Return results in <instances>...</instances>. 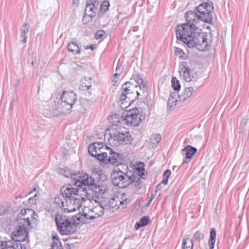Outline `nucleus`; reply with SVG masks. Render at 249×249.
<instances>
[{"label": "nucleus", "instance_id": "obj_1", "mask_svg": "<svg viewBox=\"0 0 249 249\" xmlns=\"http://www.w3.org/2000/svg\"><path fill=\"white\" fill-rule=\"evenodd\" d=\"M186 23L178 25L176 36L188 47H196L200 51L209 49L211 45L210 36L206 33L201 32L196 24L199 21L204 22L203 16L196 11H189L186 13Z\"/></svg>", "mask_w": 249, "mask_h": 249}, {"label": "nucleus", "instance_id": "obj_2", "mask_svg": "<svg viewBox=\"0 0 249 249\" xmlns=\"http://www.w3.org/2000/svg\"><path fill=\"white\" fill-rule=\"evenodd\" d=\"M61 194L55 197L54 203L64 211L74 212L82 203V198L78 195V189L73 187H63Z\"/></svg>", "mask_w": 249, "mask_h": 249}, {"label": "nucleus", "instance_id": "obj_3", "mask_svg": "<svg viewBox=\"0 0 249 249\" xmlns=\"http://www.w3.org/2000/svg\"><path fill=\"white\" fill-rule=\"evenodd\" d=\"M28 213L31 215V218L36 219L35 216L37 215L35 214L34 211L31 209L22 210L20 212V214L23 217H18V224L12 232V235L14 240L18 241H25L28 235L29 229L31 228V221L29 217L26 216V214Z\"/></svg>", "mask_w": 249, "mask_h": 249}, {"label": "nucleus", "instance_id": "obj_4", "mask_svg": "<svg viewBox=\"0 0 249 249\" xmlns=\"http://www.w3.org/2000/svg\"><path fill=\"white\" fill-rule=\"evenodd\" d=\"M76 100L77 96L73 91H64L60 98L54 101L50 109L53 116L69 113Z\"/></svg>", "mask_w": 249, "mask_h": 249}, {"label": "nucleus", "instance_id": "obj_5", "mask_svg": "<svg viewBox=\"0 0 249 249\" xmlns=\"http://www.w3.org/2000/svg\"><path fill=\"white\" fill-rule=\"evenodd\" d=\"M108 141L112 146L118 147L130 144L132 140L131 134L124 127L120 125H112L108 130Z\"/></svg>", "mask_w": 249, "mask_h": 249}, {"label": "nucleus", "instance_id": "obj_6", "mask_svg": "<svg viewBox=\"0 0 249 249\" xmlns=\"http://www.w3.org/2000/svg\"><path fill=\"white\" fill-rule=\"evenodd\" d=\"M75 215L69 217L62 214L55 215V220L58 231L63 235L71 234L76 231Z\"/></svg>", "mask_w": 249, "mask_h": 249}, {"label": "nucleus", "instance_id": "obj_7", "mask_svg": "<svg viewBox=\"0 0 249 249\" xmlns=\"http://www.w3.org/2000/svg\"><path fill=\"white\" fill-rule=\"evenodd\" d=\"M105 211H106L105 206H104L100 203L95 201V205L93 206L90 210H89L88 213L83 212L82 215L80 214H76L75 217H76V220L82 223H84L85 219L92 220L102 216Z\"/></svg>", "mask_w": 249, "mask_h": 249}, {"label": "nucleus", "instance_id": "obj_8", "mask_svg": "<svg viewBox=\"0 0 249 249\" xmlns=\"http://www.w3.org/2000/svg\"><path fill=\"white\" fill-rule=\"evenodd\" d=\"M131 174V172L125 173L120 170H114L113 173L111 174L113 184L120 188L127 187L132 180L130 178Z\"/></svg>", "mask_w": 249, "mask_h": 249}, {"label": "nucleus", "instance_id": "obj_9", "mask_svg": "<svg viewBox=\"0 0 249 249\" xmlns=\"http://www.w3.org/2000/svg\"><path fill=\"white\" fill-rule=\"evenodd\" d=\"M142 109L141 107L135 108L128 111L124 117V121L127 125L138 126L145 119V114H141Z\"/></svg>", "mask_w": 249, "mask_h": 249}, {"label": "nucleus", "instance_id": "obj_10", "mask_svg": "<svg viewBox=\"0 0 249 249\" xmlns=\"http://www.w3.org/2000/svg\"><path fill=\"white\" fill-rule=\"evenodd\" d=\"M135 89H137V85L132 84L131 82H126L122 86V90L123 92L120 95V100L121 105H123V101L128 102L129 101H134L136 100L135 99Z\"/></svg>", "mask_w": 249, "mask_h": 249}, {"label": "nucleus", "instance_id": "obj_11", "mask_svg": "<svg viewBox=\"0 0 249 249\" xmlns=\"http://www.w3.org/2000/svg\"><path fill=\"white\" fill-rule=\"evenodd\" d=\"M129 202V200L127 199V195L122 194L120 198L119 197L113 198L110 201L108 205L105 206L106 211L113 213L114 211L119 208L124 209L126 207Z\"/></svg>", "mask_w": 249, "mask_h": 249}, {"label": "nucleus", "instance_id": "obj_12", "mask_svg": "<svg viewBox=\"0 0 249 249\" xmlns=\"http://www.w3.org/2000/svg\"><path fill=\"white\" fill-rule=\"evenodd\" d=\"M75 179H77L74 182V186L84 189L93 190L96 185L95 181L91 177H89L87 174L81 176V174L74 175Z\"/></svg>", "mask_w": 249, "mask_h": 249}, {"label": "nucleus", "instance_id": "obj_13", "mask_svg": "<svg viewBox=\"0 0 249 249\" xmlns=\"http://www.w3.org/2000/svg\"><path fill=\"white\" fill-rule=\"evenodd\" d=\"M179 70L180 75L186 82H189L196 79V73L189 68L186 62H183L179 66Z\"/></svg>", "mask_w": 249, "mask_h": 249}, {"label": "nucleus", "instance_id": "obj_14", "mask_svg": "<svg viewBox=\"0 0 249 249\" xmlns=\"http://www.w3.org/2000/svg\"><path fill=\"white\" fill-rule=\"evenodd\" d=\"M109 154L107 158L106 163H110L114 165H118L122 164L125 160V156L120 153L114 151L110 148Z\"/></svg>", "mask_w": 249, "mask_h": 249}, {"label": "nucleus", "instance_id": "obj_15", "mask_svg": "<svg viewBox=\"0 0 249 249\" xmlns=\"http://www.w3.org/2000/svg\"><path fill=\"white\" fill-rule=\"evenodd\" d=\"M135 82L137 83V89H135V99L138 98L140 95L145 97L147 95L148 87L146 82H144L143 79L139 77H137L135 80Z\"/></svg>", "mask_w": 249, "mask_h": 249}, {"label": "nucleus", "instance_id": "obj_16", "mask_svg": "<svg viewBox=\"0 0 249 249\" xmlns=\"http://www.w3.org/2000/svg\"><path fill=\"white\" fill-rule=\"evenodd\" d=\"M98 2L95 0H89L87 2L85 13L90 18L95 16V12L97 9Z\"/></svg>", "mask_w": 249, "mask_h": 249}, {"label": "nucleus", "instance_id": "obj_17", "mask_svg": "<svg viewBox=\"0 0 249 249\" xmlns=\"http://www.w3.org/2000/svg\"><path fill=\"white\" fill-rule=\"evenodd\" d=\"M57 173L66 178H71V183L70 184L68 187H72V185L74 186V182H75L77 179H74V175H79L80 174V173H72L68 168H59L57 170Z\"/></svg>", "mask_w": 249, "mask_h": 249}, {"label": "nucleus", "instance_id": "obj_18", "mask_svg": "<svg viewBox=\"0 0 249 249\" xmlns=\"http://www.w3.org/2000/svg\"><path fill=\"white\" fill-rule=\"evenodd\" d=\"M109 150H110V147L104 144V146H102L101 149L99 150V152L94 157L97 158L99 160L106 163L109 154Z\"/></svg>", "mask_w": 249, "mask_h": 249}, {"label": "nucleus", "instance_id": "obj_19", "mask_svg": "<svg viewBox=\"0 0 249 249\" xmlns=\"http://www.w3.org/2000/svg\"><path fill=\"white\" fill-rule=\"evenodd\" d=\"M104 144L101 142H93L89 145L88 151L92 156L94 157Z\"/></svg>", "mask_w": 249, "mask_h": 249}, {"label": "nucleus", "instance_id": "obj_20", "mask_svg": "<svg viewBox=\"0 0 249 249\" xmlns=\"http://www.w3.org/2000/svg\"><path fill=\"white\" fill-rule=\"evenodd\" d=\"M204 4H205V11L206 13H204V12H202L204 14V15L203 16V19H204V22H209L211 21L212 19V15L211 13V12L212 11L213 9V6L208 2L207 3H203Z\"/></svg>", "mask_w": 249, "mask_h": 249}, {"label": "nucleus", "instance_id": "obj_21", "mask_svg": "<svg viewBox=\"0 0 249 249\" xmlns=\"http://www.w3.org/2000/svg\"><path fill=\"white\" fill-rule=\"evenodd\" d=\"M179 94L178 92H174L170 94L168 101V107L169 109H173L177 105L178 101Z\"/></svg>", "mask_w": 249, "mask_h": 249}, {"label": "nucleus", "instance_id": "obj_22", "mask_svg": "<svg viewBox=\"0 0 249 249\" xmlns=\"http://www.w3.org/2000/svg\"><path fill=\"white\" fill-rule=\"evenodd\" d=\"M197 151V149L190 145H187L185 148L182 149V153L185 155L186 159H191Z\"/></svg>", "mask_w": 249, "mask_h": 249}, {"label": "nucleus", "instance_id": "obj_23", "mask_svg": "<svg viewBox=\"0 0 249 249\" xmlns=\"http://www.w3.org/2000/svg\"><path fill=\"white\" fill-rule=\"evenodd\" d=\"M194 89L192 87L186 88L181 94L179 95V100L181 101H185L192 95Z\"/></svg>", "mask_w": 249, "mask_h": 249}, {"label": "nucleus", "instance_id": "obj_24", "mask_svg": "<svg viewBox=\"0 0 249 249\" xmlns=\"http://www.w3.org/2000/svg\"><path fill=\"white\" fill-rule=\"evenodd\" d=\"M39 187L37 185L34 186V188L29 193L28 195H31L33 192H36L33 197H30L28 198L29 203L31 205L35 204L36 203V200L38 199Z\"/></svg>", "mask_w": 249, "mask_h": 249}, {"label": "nucleus", "instance_id": "obj_25", "mask_svg": "<svg viewBox=\"0 0 249 249\" xmlns=\"http://www.w3.org/2000/svg\"><path fill=\"white\" fill-rule=\"evenodd\" d=\"M140 176L138 174L135 175L133 173H131L130 174V178L132 179V181L129 185L134 187L135 189L138 190L140 188V184L141 183V178Z\"/></svg>", "mask_w": 249, "mask_h": 249}, {"label": "nucleus", "instance_id": "obj_26", "mask_svg": "<svg viewBox=\"0 0 249 249\" xmlns=\"http://www.w3.org/2000/svg\"><path fill=\"white\" fill-rule=\"evenodd\" d=\"M193 240L190 239V235L183 238L182 241V249H193Z\"/></svg>", "mask_w": 249, "mask_h": 249}, {"label": "nucleus", "instance_id": "obj_27", "mask_svg": "<svg viewBox=\"0 0 249 249\" xmlns=\"http://www.w3.org/2000/svg\"><path fill=\"white\" fill-rule=\"evenodd\" d=\"M216 230L214 228L211 229L209 245L210 249H213L216 238Z\"/></svg>", "mask_w": 249, "mask_h": 249}, {"label": "nucleus", "instance_id": "obj_28", "mask_svg": "<svg viewBox=\"0 0 249 249\" xmlns=\"http://www.w3.org/2000/svg\"><path fill=\"white\" fill-rule=\"evenodd\" d=\"M53 241L51 249H62L61 242L57 235L53 236Z\"/></svg>", "mask_w": 249, "mask_h": 249}, {"label": "nucleus", "instance_id": "obj_29", "mask_svg": "<svg viewBox=\"0 0 249 249\" xmlns=\"http://www.w3.org/2000/svg\"><path fill=\"white\" fill-rule=\"evenodd\" d=\"M68 49L69 51L74 54H78L80 53V50L79 46L76 43L73 42L70 43L68 45Z\"/></svg>", "mask_w": 249, "mask_h": 249}, {"label": "nucleus", "instance_id": "obj_30", "mask_svg": "<svg viewBox=\"0 0 249 249\" xmlns=\"http://www.w3.org/2000/svg\"><path fill=\"white\" fill-rule=\"evenodd\" d=\"M149 221V218L148 216H143L139 222H138L135 224V227L136 229H138L142 227L146 226L148 221Z\"/></svg>", "mask_w": 249, "mask_h": 249}, {"label": "nucleus", "instance_id": "obj_31", "mask_svg": "<svg viewBox=\"0 0 249 249\" xmlns=\"http://www.w3.org/2000/svg\"><path fill=\"white\" fill-rule=\"evenodd\" d=\"M92 191L95 193L103 195L106 192L107 188L103 185L96 184Z\"/></svg>", "mask_w": 249, "mask_h": 249}, {"label": "nucleus", "instance_id": "obj_32", "mask_svg": "<svg viewBox=\"0 0 249 249\" xmlns=\"http://www.w3.org/2000/svg\"><path fill=\"white\" fill-rule=\"evenodd\" d=\"M175 53L176 55L180 59H185L187 57L183 51L178 47H175Z\"/></svg>", "mask_w": 249, "mask_h": 249}, {"label": "nucleus", "instance_id": "obj_33", "mask_svg": "<svg viewBox=\"0 0 249 249\" xmlns=\"http://www.w3.org/2000/svg\"><path fill=\"white\" fill-rule=\"evenodd\" d=\"M12 240L14 242L11 241V247L7 248L6 249H22V245L20 243L21 241H16L13 239V235H12Z\"/></svg>", "mask_w": 249, "mask_h": 249}, {"label": "nucleus", "instance_id": "obj_34", "mask_svg": "<svg viewBox=\"0 0 249 249\" xmlns=\"http://www.w3.org/2000/svg\"><path fill=\"white\" fill-rule=\"evenodd\" d=\"M172 87L176 91H179L180 89L179 81L175 77H172Z\"/></svg>", "mask_w": 249, "mask_h": 249}, {"label": "nucleus", "instance_id": "obj_35", "mask_svg": "<svg viewBox=\"0 0 249 249\" xmlns=\"http://www.w3.org/2000/svg\"><path fill=\"white\" fill-rule=\"evenodd\" d=\"M171 172L170 170H166L163 173V179L160 184H163L164 185L167 184L168 182V178L170 176Z\"/></svg>", "mask_w": 249, "mask_h": 249}, {"label": "nucleus", "instance_id": "obj_36", "mask_svg": "<svg viewBox=\"0 0 249 249\" xmlns=\"http://www.w3.org/2000/svg\"><path fill=\"white\" fill-rule=\"evenodd\" d=\"M205 4H204V3H201L199 5L198 7H196L195 10V11H196V12L199 14V15H200L202 16H203L204 15V14L202 13V12H204V13H206L205 11Z\"/></svg>", "mask_w": 249, "mask_h": 249}, {"label": "nucleus", "instance_id": "obj_37", "mask_svg": "<svg viewBox=\"0 0 249 249\" xmlns=\"http://www.w3.org/2000/svg\"><path fill=\"white\" fill-rule=\"evenodd\" d=\"M204 235L202 232H201L199 231H196L194 236L193 239L198 242H200L201 240L204 238Z\"/></svg>", "mask_w": 249, "mask_h": 249}, {"label": "nucleus", "instance_id": "obj_38", "mask_svg": "<svg viewBox=\"0 0 249 249\" xmlns=\"http://www.w3.org/2000/svg\"><path fill=\"white\" fill-rule=\"evenodd\" d=\"M11 246V241H2L0 240V249H6Z\"/></svg>", "mask_w": 249, "mask_h": 249}, {"label": "nucleus", "instance_id": "obj_39", "mask_svg": "<svg viewBox=\"0 0 249 249\" xmlns=\"http://www.w3.org/2000/svg\"><path fill=\"white\" fill-rule=\"evenodd\" d=\"M93 103L92 101L87 99H83L81 101V104L85 108L89 107Z\"/></svg>", "mask_w": 249, "mask_h": 249}, {"label": "nucleus", "instance_id": "obj_40", "mask_svg": "<svg viewBox=\"0 0 249 249\" xmlns=\"http://www.w3.org/2000/svg\"><path fill=\"white\" fill-rule=\"evenodd\" d=\"M109 6V2L107 0H106L104 1L100 5V9L103 12H106L108 9Z\"/></svg>", "mask_w": 249, "mask_h": 249}, {"label": "nucleus", "instance_id": "obj_41", "mask_svg": "<svg viewBox=\"0 0 249 249\" xmlns=\"http://www.w3.org/2000/svg\"><path fill=\"white\" fill-rule=\"evenodd\" d=\"M247 119L243 118L241 119L240 123V128L241 131L244 132L245 130V127L247 123Z\"/></svg>", "mask_w": 249, "mask_h": 249}, {"label": "nucleus", "instance_id": "obj_42", "mask_svg": "<svg viewBox=\"0 0 249 249\" xmlns=\"http://www.w3.org/2000/svg\"><path fill=\"white\" fill-rule=\"evenodd\" d=\"M29 24L26 23H24L21 28V32L27 34L29 32Z\"/></svg>", "mask_w": 249, "mask_h": 249}, {"label": "nucleus", "instance_id": "obj_43", "mask_svg": "<svg viewBox=\"0 0 249 249\" xmlns=\"http://www.w3.org/2000/svg\"><path fill=\"white\" fill-rule=\"evenodd\" d=\"M8 211V209L6 206L0 204V216H2Z\"/></svg>", "mask_w": 249, "mask_h": 249}, {"label": "nucleus", "instance_id": "obj_44", "mask_svg": "<svg viewBox=\"0 0 249 249\" xmlns=\"http://www.w3.org/2000/svg\"><path fill=\"white\" fill-rule=\"evenodd\" d=\"M105 34V32L103 30L97 31L95 34V38L96 39H101Z\"/></svg>", "mask_w": 249, "mask_h": 249}, {"label": "nucleus", "instance_id": "obj_45", "mask_svg": "<svg viewBox=\"0 0 249 249\" xmlns=\"http://www.w3.org/2000/svg\"><path fill=\"white\" fill-rule=\"evenodd\" d=\"M123 71V68L121 66H117L116 69V73L114 74V78L120 75Z\"/></svg>", "mask_w": 249, "mask_h": 249}, {"label": "nucleus", "instance_id": "obj_46", "mask_svg": "<svg viewBox=\"0 0 249 249\" xmlns=\"http://www.w3.org/2000/svg\"><path fill=\"white\" fill-rule=\"evenodd\" d=\"M154 140L156 142V144L159 143L161 141V137L160 134H157L154 136Z\"/></svg>", "mask_w": 249, "mask_h": 249}, {"label": "nucleus", "instance_id": "obj_47", "mask_svg": "<svg viewBox=\"0 0 249 249\" xmlns=\"http://www.w3.org/2000/svg\"><path fill=\"white\" fill-rule=\"evenodd\" d=\"M26 34V33H24L22 32H21L20 33V36L23 38V39L21 40L22 43H26L27 41V36L25 35Z\"/></svg>", "mask_w": 249, "mask_h": 249}, {"label": "nucleus", "instance_id": "obj_48", "mask_svg": "<svg viewBox=\"0 0 249 249\" xmlns=\"http://www.w3.org/2000/svg\"><path fill=\"white\" fill-rule=\"evenodd\" d=\"M81 86L83 88H84V87L87 88V89H89V88L91 87V85H86V83H85L83 81L82 82Z\"/></svg>", "mask_w": 249, "mask_h": 249}, {"label": "nucleus", "instance_id": "obj_49", "mask_svg": "<svg viewBox=\"0 0 249 249\" xmlns=\"http://www.w3.org/2000/svg\"><path fill=\"white\" fill-rule=\"evenodd\" d=\"M95 47L93 45H90V46H87L86 47V49H90L91 50H94L95 49Z\"/></svg>", "mask_w": 249, "mask_h": 249}, {"label": "nucleus", "instance_id": "obj_50", "mask_svg": "<svg viewBox=\"0 0 249 249\" xmlns=\"http://www.w3.org/2000/svg\"><path fill=\"white\" fill-rule=\"evenodd\" d=\"M27 64H28V65H30L31 66H34V61H32L30 62V61H28V62H27Z\"/></svg>", "mask_w": 249, "mask_h": 249}, {"label": "nucleus", "instance_id": "obj_51", "mask_svg": "<svg viewBox=\"0 0 249 249\" xmlns=\"http://www.w3.org/2000/svg\"><path fill=\"white\" fill-rule=\"evenodd\" d=\"M155 196V195H152L149 203H150L152 201V200L154 198Z\"/></svg>", "mask_w": 249, "mask_h": 249}, {"label": "nucleus", "instance_id": "obj_52", "mask_svg": "<svg viewBox=\"0 0 249 249\" xmlns=\"http://www.w3.org/2000/svg\"><path fill=\"white\" fill-rule=\"evenodd\" d=\"M112 81L115 82V83L113 84V86H115L116 85L115 83L117 82V77H115V78H114L112 80Z\"/></svg>", "mask_w": 249, "mask_h": 249}, {"label": "nucleus", "instance_id": "obj_53", "mask_svg": "<svg viewBox=\"0 0 249 249\" xmlns=\"http://www.w3.org/2000/svg\"><path fill=\"white\" fill-rule=\"evenodd\" d=\"M18 196H19V197H22V196L21 195H19Z\"/></svg>", "mask_w": 249, "mask_h": 249}, {"label": "nucleus", "instance_id": "obj_54", "mask_svg": "<svg viewBox=\"0 0 249 249\" xmlns=\"http://www.w3.org/2000/svg\"><path fill=\"white\" fill-rule=\"evenodd\" d=\"M184 162H187V161L185 160H184Z\"/></svg>", "mask_w": 249, "mask_h": 249}, {"label": "nucleus", "instance_id": "obj_55", "mask_svg": "<svg viewBox=\"0 0 249 249\" xmlns=\"http://www.w3.org/2000/svg\"><path fill=\"white\" fill-rule=\"evenodd\" d=\"M24 249H26L24 248Z\"/></svg>", "mask_w": 249, "mask_h": 249}]
</instances>
